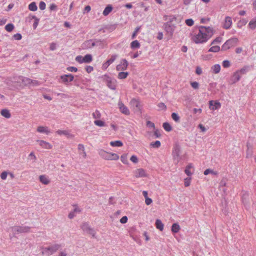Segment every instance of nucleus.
<instances>
[{"label":"nucleus","mask_w":256,"mask_h":256,"mask_svg":"<svg viewBox=\"0 0 256 256\" xmlns=\"http://www.w3.org/2000/svg\"><path fill=\"white\" fill-rule=\"evenodd\" d=\"M213 35V30L210 26H200L197 32L192 34V40L196 44L206 42Z\"/></svg>","instance_id":"1"},{"label":"nucleus","mask_w":256,"mask_h":256,"mask_svg":"<svg viewBox=\"0 0 256 256\" xmlns=\"http://www.w3.org/2000/svg\"><path fill=\"white\" fill-rule=\"evenodd\" d=\"M62 248L61 244H54L48 247L42 248V254L47 256H50L55 253L57 250Z\"/></svg>","instance_id":"2"},{"label":"nucleus","mask_w":256,"mask_h":256,"mask_svg":"<svg viewBox=\"0 0 256 256\" xmlns=\"http://www.w3.org/2000/svg\"><path fill=\"white\" fill-rule=\"evenodd\" d=\"M238 42L237 38H232L227 40L222 46V50L225 51L236 45Z\"/></svg>","instance_id":"3"},{"label":"nucleus","mask_w":256,"mask_h":256,"mask_svg":"<svg viewBox=\"0 0 256 256\" xmlns=\"http://www.w3.org/2000/svg\"><path fill=\"white\" fill-rule=\"evenodd\" d=\"M180 147L179 145H175L172 150V156L174 161L176 162V164H178L181 160L180 154Z\"/></svg>","instance_id":"4"},{"label":"nucleus","mask_w":256,"mask_h":256,"mask_svg":"<svg viewBox=\"0 0 256 256\" xmlns=\"http://www.w3.org/2000/svg\"><path fill=\"white\" fill-rule=\"evenodd\" d=\"M100 154L104 159L108 160H118L119 158V156L116 154L108 153L104 150H101Z\"/></svg>","instance_id":"5"},{"label":"nucleus","mask_w":256,"mask_h":256,"mask_svg":"<svg viewBox=\"0 0 256 256\" xmlns=\"http://www.w3.org/2000/svg\"><path fill=\"white\" fill-rule=\"evenodd\" d=\"M104 80L106 81L107 86L111 90H115L116 88V80L110 77L107 74L104 76Z\"/></svg>","instance_id":"6"},{"label":"nucleus","mask_w":256,"mask_h":256,"mask_svg":"<svg viewBox=\"0 0 256 256\" xmlns=\"http://www.w3.org/2000/svg\"><path fill=\"white\" fill-rule=\"evenodd\" d=\"M130 104L136 111L142 112V106L140 104L139 99L132 98L130 101Z\"/></svg>","instance_id":"7"},{"label":"nucleus","mask_w":256,"mask_h":256,"mask_svg":"<svg viewBox=\"0 0 256 256\" xmlns=\"http://www.w3.org/2000/svg\"><path fill=\"white\" fill-rule=\"evenodd\" d=\"M81 228L85 234H90L93 238H96V231L93 228H91L90 226L82 225Z\"/></svg>","instance_id":"8"},{"label":"nucleus","mask_w":256,"mask_h":256,"mask_svg":"<svg viewBox=\"0 0 256 256\" xmlns=\"http://www.w3.org/2000/svg\"><path fill=\"white\" fill-rule=\"evenodd\" d=\"M164 28L166 32L170 36H172L175 29V26L170 24V22H166L164 24Z\"/></svg>","instance_id":"9"},{"label":"nucleus","mask_w":256,"mask_h":256,"mask_svg":"<svg viewBox=\"0 0 256 256\" xmlns=\"http://www.w3.org/2000/svg\"><path fill=\"white\" fill-rule=\"evenodd\" d=\"M117 57H118L117 54H112L110 59L108 60L106 62L103 63V64H102V69L104 70H106V69H107V68L112 63H113L114 62V60H116Z\"/></svg>","instance_id":"10"},{"label":"nucleus","mask_w":256,"mask_h":256,"mask_svg":"<svg viewBox=\"0 0 256 256\" xmlns=\"http://www.w3.org/2000/svg\"><path fill=\"white\" fill-rule=\"evenodd\" d=\"M128 62L126 59H122L120 64L116 66V70L118 71H123L126 70L128 68Z\"/></svg>","instance_id":"11"},{"label":"nucleus","mask_w":256,"mask_h":256,"mask_svg":"<svg viewBox=\"0 0 256 256\" xmlns=\"http://www.w3.org/2000/svg\"><path fill=\"white\" fill-rule=\"evenodd\" d=\"M14 230H16L18 232H26L30 230V228L25 225H17L12 228Z\"/></svg>","instance_id":"12"},{"label":"nucleus","mask_w":256,"mask_h":256,"mask_svg":"<svg viewBox=\"0 0 256 256\" xmlns=\"http://www.w3.org/2000/svg\"><path fill=\"white\" fill-rule=\"evenodd\" d=\"M209 108L214 110L220 109L221 108V104L218 100H211L209 101Z\"/></svg>","instance_id":"13"},{"label":"nucleus","mask_w":256,"mask_h":256,"mask_svg":"<svg viewBox=\"0 0 256 256\" xmlns=\"http://www.w3.org/2000/svg\"><path fill=\"white\" fill-rule=\"evenodd\" d=\"M232 25V18L228 16H226L223 23L222 28L226 30H228L231 28Z\"/></svg>","instance_id":"14"},{"label":"nucleus","mask_w":256,"mask_h":256,"mask_svg":"<svg viewBox=\"0 0 256 256\" xmlns=\"http://www.w3.org/2000/svg\"><path fill=\"white\" fill-rule=\"evenodd\" d=\"M74 77L72 74H64L60 76L62 82L66 84L68 82H72Z\"/></svg>","instance_id":"15"},{"label":"nucleus","mask_w":256,"mask_h":256,"mask_svg":"<svg viewBox=\"0 0 256 256\" xmlns=\"http://www.w3.org/2000/svg\"><path fill=\"white\" fill-rule=\"evenodd\" d=\"M240 76L236 71L233 73L230 78V82L232 84H236L240 79Z\"/></svg>","instance_id":"16"},{"label":"nucleus","mask_w":256,"mask_h":256,"mask_svg":"<svg viewBox=\"0 0 256 256\" xmlns=\"http://www.w3.org/2000/svg\"><path fill=\"white\" fill-rule=\"evenodd\" d=\"M118 106L121 112L126 115L130 114V112L129 110L126 106H124V104L122 102H119L118 104Z\"/></svg>","instance_id":"17"},{"label":"nucleus","mask_w":256,"mask_h":256,"mask_svg":"<svg viewBox=\"0 0 256 256\" xmlns=\"http://www.w3.org/2000/svg\"><path fill=\"white\" fill-rule=\"evenodd\" d=\"M37 142L39 143L40 146L44 148L50 150L52 148V145L48 142L43 140H37Z\"/></svg>","instance_id":"18"},{"label":"nucleus","mask_w":256,"mask_h":256,"mask_svg":"<svg viewBox=\"0 0 256 256\" xmlns=\"http://www.w3.org/2000/svg\"><path fill=\"white\" fill-rule=\"evenodd\" d=\"M194 166L192 164H188L186 167L184 172L189 177H190L193 174Z\"/></svg>","instance_id":"19"},{"label":"nucleus","mask_w":256,"mask_h":256,"mask_svg":"<svg viewBox=\"0 0 256 256\" xmlns=\"http://www.w3.org/2000/svg\"><path fill=\"white\" fill-rule=\"evenodd\" d=\"M74 207L73 210H72L68 214V217L70 219L73 218L77 214L80 213L81 211L77 206H74Z\"/></svg>","instance_id":"20"},{"label":"nucleus","mask_w":256,"mask_h":256,"mask_svg":"<svg viewBox=\"0 0 256 256\" xmlns=\"http://www.w3.org/2000/svg\"><path fill=\"white\" fill-rule=\"evenodd\" d=\"M94 46L95 44L94 43V40H87L82 44V46L84 48H92Z\"/></svg>","instance_id":"21"},{"label":"nucleus","mask_w":256,"mask_h":256,"mask_svg":"<svg viewBox=\"0 0 256 256\" xmlns=\"http://www.w3.org/2000/svg\"><path fill=\"white\" fill-rule=\"evenodd\" d=\"M37 132L40 133L48 134L50 133V130L47 126H39L37 128Z\"/></svg>","instance_id":"22"},{"label":"nucleus","mask_w":256,"mask_h":256,"mask_svg":"<svg viewBox=\"0 0 256 256\" xmlns=\"http://www.w3.org/2000/svg\"><path fill=\"white\" fill-rule=\"evenodd\" d=\"M135 176L136 178H142L146 176V171L143 168L137 169L135 172Z\"/></svg>","instance_id":"23"},{"label":"nucleus","mask_w":256,"mask_h":256,"mask_svg":"<svg viewBox=\"0 0 256 256\" xmlns=\"http://www.w3.org/2000/svg\"><path fill=\"white\" fill-rule=\"evenodd\" d=\"M39 180L41 183L46 185L49 184L50 182V180L48 177L45 174L40 175L39 176Z\"/></svg>","instance_id":"24"},{"label":"nucleus","mask_w":256,"mask_h":256,"mask_svg":"<svg viewBox=\"0 0 256 256\" xmlns=\"http://www.w3.org/2000/svg\"><path fill=\"white\" fill-rule=\"evenodd\" d=\"M250 70V66H245L240 70H236L239 74L240 76L242 75L246 74Z\"/></svg>","instance_id":"25"},{"label":"nucleus","mask_w":256,"mask_h":256,"mask_svg":"<svg viewBox=\"0 0 256 256\" xmlns=\"http://www.w3.org/2000/svg\"><path fill=\"white\" fill-rule=\"evenodd\" d=\"M56 133L58 135H64L68 138H70L72 136V135L70 134V131L68 130H58L56 131Z\"/></svg>","instance_id":"26"},{"label":"nucleus","mask_w":256,"mask_h":256,"mask_svg":"<svg viewBox=\"0 0 256 256\" xmlns=\"http://www.w3.org/2000/svg\"><path fill=\"white\" fill-rule=\"evenodd\" d=\"M22 81L28 84H32L34 86H38L40 84V82L36 80H32L28 78H24Z\"/></svg>","instance_id":"27"},{"label":"nucleus","mask_w":256,"mask_h":256,"mask_svg":"<svg viewBox=\"0 0 256 256\" xmlns=\"http://www.w3.org/2000/svg\"><path fill=\"white\" fill-rule=\"evenodd\" d=\"M220 66L219 64H215L211 67V70L212 73L217 74L220 71Z\"/></svg>","instance_id":"28"},{"label":"nucleus","mask_w":256,"mask_h":256,"mask_svg":"<svg viewBox=\"0 0 256 256\" xmlns=\"http://www.w3.org/2000/svg\"><path fill=\"white\" fill-rule=\"evenodd\" d=\"M112 10V7L111 5L106 6L103 11L102 14L104 16H108Z\"/></svg>","instance_id":"29"},{"label":"nucleus","mask_w":256,"mask_h":256,"mask_svg":"<svg viewBox=\"0 0 256 256\" xmlns=\"http://www.w3.org/2000/svg\"><path fill=\"white\" fill-rule=\"evenodd\" d=\"M140 43L138 40H134L130 43V48L132 49L138 48H140Z\"/></svg>","instance_id":"30"},{"label":"nucleus","mask_w":256,"mask_h":256,"mask_svg":"<svg viewBox=\"0 0 256 256\" xmlns=\"http://www.w3.org/2000/svg\"><path fill=\"white\" fill-rule=\"evenodd\" d=\"M248 26L252 30H254L256 28V17L250 20Z\"/></svg>","instance_id":"31"},{"label":"nucleus","mask_w":256,"mask_h":256,"mask_svg":"<svg viewBox=\"0 0 256 256\" xmlns=\"http://www.w3.org/2000/svg\"><path fill=\"white\" fill-rule=\"evenodd\" d=\"M110 145L114 147H120L123 145V144L120 140H116L111 142Z\"/></svg>","instance_id":"32"},{"label":"nucleus","mask_w":256,"mask_h":256,"mask_svg":"<svg viewBox=\"0 0 256 256\" xmlns=\"http://www.w3.org/2000/svg\"><path fill=\"white\" fill-rule=\"evenodd\" d=\"M0 114L3 116H4L7 118H10V116H11L9 110H8L6 109L2 110H1Z\"/></svg>","instance_id":"33"},{"label":"nucleus","mask_w":256,"mask_h":256,"mask_svg":"<svg viewBox=\"0 0 256 256\" xmlns=\"http://www.w3.org/2000/svg\"><path fill=\"white\" fill-rule=\"evenodd\" d=\"M128 72H124L120 71V72L118 74V78L120 80L124 79L128 76Z\"/></svg>","instance_id":"34"},{"label":"nucleus","mask_w":256,"mask_h":256,"mask_svg":"<svg viewBox=\"0 0 256 256\" xmlns=\"http://www.w3.org/2000/svg\"><path fill=\"white\" fill-rule=\"evenodd\" d=\"M28 9L32 12H35L38 10V7L35 2H32L28 5Z\"/></svg>","instance_id":"35"},{"label":"nucleus","mask_w":256,"mask_h":256,"mask_svg":"<svg viewBox=\"0 0 256 256\" xmlns=\"http://www.w3.org/2000/svg\"><path fill=\"white\" fill-rule=\"evenodd\" d=\"M92 60V58L91 54H87L84 56V63H90Z\"/></svg>","instance_id":"36"},{"label":"nucleus","mask_w":256,"mask_h":256,"mask_svg":"<svg viewBox=\"0 0 256 256\" xmlns=\"http://www.w3.org/2000/svg\"><path fill=\"white\" fill-rule=\"evenodd\" d=\"M220 47L218 46H212L208 50V52H217L220 50Z\"/></svg>","instance_id":"37"},{"label":"nucleus","mask_w":256,"mask_h":256,"mask_svg":"<svg viewBox=\"0 0 256 256\" xmlns=\"http://www.w3.org/2000/svg\"><path fill=\"white\" fill-rule=\"evenodd\" d=\"M163 128L167 132H170L172 130V126L170 125V124L168 122H164L163 124Z\"/></svg>","instance_id":"38"},{"label":"nucleus","mask_w":256,"mask_h":256,"mask_svg":"<svg viewBox=\"0 0 256 256\" xmlns=\"http://www.w3.org/2000/svg\"><path fill=\"white\" fill-rule=\"evenodd\" d=\"M160 146L161 143L159 140H156L154 142H151L150 144V146L154 148H158Z\"/></svg>","instance_id":"39"},{"label":"nucleus","mask_w":256,"mask_h":256,"mask_svg":"<svg viewBox=\"0 0 256 256\" xmlns=\"http://www.w3.org/2000/svg\"><path fill=\"white\" fill-rule=\"evenodd\" d=\"M103 42L104 40L95 39L94 40V43L95 44V46H99L101 48L103 47Z\"/></svg>","instance_id":"40"},{"label":"nucleus","mask_w":256,"mask_h":256,"mask_svg":"<svg viewBox=\"0 0 256 256\" xmlns=\"http://www.w3.org/2000/svg\"><path fill=\"white\" fill-rule=\"evenodd\" d=\"M247 157L250 156L252 155V146L248 143H247Z\"/></svg>","instance_id":"41"},{"label":"nucleus","mask_w":256,"mask_h":256,"mask_svg":"<svg viewBox=\"0 0 256 256\" xmlns=\"http://www.w3.org/2000/svg\"><path fill=\"white\" fill-rule=\"evenodd\" d=\"M172 118L176 122H179L180 120V117L178 114L176 112H172Z\"/></svg>","instance_id":"42"},{"label":"nucleus","mask_w":256,"mask_h":256,"mask_svg":"<svg viewBox=\"0 0 256 256\" xmlns=\"http://www.w3.org/2000/svg\"><path fill=\"white\" fill-rule=\"evenodd\" d=\"M210 174H212L214 175H216L217 174V172L213 171L210 168L206 169L204 172V175H208Z\"/></svg>","instance_id":"43"},{"label":"nucleus","mask_w":256,"mask_h":256,"mask_svg":"<svg viewBox=\"0 0 256 256\" xmlns=\"http://www.w3.org/2000/svg\"><path fill=\"white\" fill-rule=\"evenodd\" d=\"M14 28V26L12 24H8L5 26V29L8 32H12Z\"/></svg>","instance_id":"44"},{"label":"nucleus","mask_w":256,"mask_h":256,"mask_svg":"<svg viewBox=\"0 0 256 256\" xmlns=\"http://www.w3.org/2000/svg\"><path fill=\"white\" fill-rule=\"evenodd\" d=\"M94 124L98 126H105V123L104 122L100 120H96L94 121Z\"/></svg>","instance_id":"45"},{"label":"nucleus","mask_w":256,"mask_h":256,"mask_svg":"<svg viewBox=\"0 0 256 256\" xmlns=\"http://www.w3.org/2000/svg\"><path fill=\"white\" fill-rule=\"evenodd\" d=\"M75 60L77 62H79L80 64L84 63V56H78L76 58Z\"/></svg>","instance_id":"46"},{"label":"nucleus","mask_w":256,"mask_h":256,"mask_svg":"<svg viewBox=\"0 0 256 256\" xmlns=\"http://www.w3.org/2000/svg\"><path fill=\"white\" fill-rule=\"evenodd\" d=\"M120 160L124 164H128V160L127 158V156L126 154H122L120 157Z\"/></svg>","instance_id":"47"},{"label":"nucleus","mask_w":256,"mask_h":256,"mask_svg":"<svg viewBox=\"0 0 256 256\" xmlns=\"http://www.w3.org/2000/svg\"><path fill=\"white\" fill-rule=\"evenodd\" d=\"M180 229V225H172V231L173 232L176 233L178 232Z\"/></svg>","instance_id":"48"},{"label":"nucleus","mask_w":256,"mask_h":256,"mask_svg":"<svg viewBox=\"0 0 256 256\" xmlns=\"http://www.w3.org/2000/svg\"><path fill=\"white\" fill-rule=\"evenodd\" d=\"M222 66L224 68H229L230 66V62L228 60H224L222 62Z\"/></svg>","instance_id":"49"},{"label":"nucleus","mask_w":256,"mask_h":256,"mask_svg":"<svg viewBox=\"0 0 256 256\" xmlns=\"http://www.w3.org/2000/svg\"><path fill=\"white\" fill-rule=\"evenodd\" d=\"M92 116L94 118H100L101 116V114L98 110H96L92 113Z\"/></svg>","instance_id":"50"},{"label":"nucleus","mask_w":256,"mask_h":256,"mask_svg":"<svg viewBox=\"0 0 256 256\" xmlns=\"http://www.w3.org/2000/svg\"><path fill=\"white\" fill-rule=\"evenodd\" d=\"M191 180H192L191 177H188V178H184V184L185 186L187 187L190 185V182H191Z\"/></svg>","instance_id":"51"},{"label":"nucleus","mask_w":256,"mask_h":256,"mask_svg":"<svg viewBox=\"0 0 256 256\" xmlns=\"http://www.w3.org/2000/svg\"><path fill=\"white\" fill-rule=\"evenodd\" d=\"M222 38L218 36L212 41V42H211V44L212 45L215 44H219L222 42Z\"/></svg>","instance_id":"52"},{"label":"nucleus","mask_w":256,"mask_h":256,"mask_svg":"<svg viewBox=\"0 0 256 256\" xmlns=\"http://www.w3.org/2000/svg\"><path fill=\"white\" fill-rule=\"evenodd\" d=\"M185 22L188 26H192L194 24V21L192 18L186 19Z\"/></svg>","instance_id":"53"},{"label":"nucleus","mask_w":256,"mask_h":256,"mask_svg":"<svg viewBox=\"0 0 256 256\" xmlns=\"http://www.w3.org/2000/svg\"><path fill=\"white\" fill-rule=\"evenodd\" d=\"M146 126L150 128H152L154 130L155 129L154 123L150 120L146 122Z\"/></svg>","instance_id":"54"},{"label":"nucleus","mask_w":256,"mask_h":256,"mask_svg":"<svg viewBox=\"0 0 256 256\" xmlns=\"http://www.w3.org/2000/svg\"><path fill=\"white\" fill-rule=\"evenodd\" d=\"M13 37L14 40H20L22 38V34L20 33H16V34H14V35Z\"/></svg>","instance_id":"55"},{"label":"nucleus","mask_w":256,"mask_h":256,"mask_svg":"<svg viewBox=\"0 0 256 256\" xmlns=\"http://www.w3.org/2000/svg\"><path fill=\"white\" fill-rule=\"evenodd\" d=\"M190 85L194 89H198L199 87V84L197 82H192Z\"/></svg>","instance_id":"56"},{"label":"nucleus","mask_w":256,"mask_h":256,"mask_svg":"<svg viewBox=\"0 0 256 256\" xmlns=\"http://www.w3.org/2000/svg\"><path fill=\"white\" fill-rule=\"evenodd\" d=\"M46 3L43 1H41L39 4L40 9L41 10H44L46 8Z\"/></svg>","instance_id":"57"},{"label":"nucleus","mask_w":256,"mask_h":256,"mask_svg":"<svg viewBox=\"0 0 256 256\" xmlns=\"http://www.w3.org/2000/svg\"><path fill=\"white\" fill-rule=\"evenodd\" d=\"M66 69L68 70L71 72H76L78 71V68L74 66H69Z\"/></svg>","instance_id":"58"},{"label":"nucleus","mask_w":256,"mask_h":256,"mask_svg":"<svg viewBox=\"0 0 256 256\" xmlns=\"http://www.w3.org/2000/svg\"><path fill=\"white\" fill-rule=\"evenodd\" d=\"M7 176H8V172L5 171L3 172L0 174V178L3 180H6V178H7Z\"/></svg>","instance_id":"59"},{"label":"nucleus","mask_w":256,"mask_h":256,"mask_svg":"<svg viewBox=\"0 0 256 256\" xmlns=\"http://www.w3.org/2000/svg\"><path fill=\"white\" fill-rule=\"evenodd\" d=\"M130 160L132 162H133L134 163H137L138 162V158L135 155H132L130 158Z\"/></svg>","instance_id":"60"},{"label":"nucleus","mask_w":256,"mask_h":256,"mask_svg":"<svg viewBox=\"0 0 256 256\" xmlns=\"http://www.w3.org/2000/svg\"><path fill=\"white\" fill-rule=\"evenodd\" d=\"M158 106L159 108H160L162 110H166V106L165 104L163 102H160L158 104Z\"/></svg>","instance_id":"61"},{"label":"nucleus","mask_w":256,"mask_h":256,"mask_svg":"<svg viewBox=\"0 0 256 256\" xmlns=\"http://www.w3.org/2000/svg\"><path fill=\"white\" fill-rule=\"evenodd\" d=\"M86 70L88 73L91 72L94 70V68L92 66H88L86 68Z\"/></svg>","instance_id":"62"},{"label":"nucleus","mask_w":256,"mask_h":256,"mask_svg":"<svg viewBox=\"0 0 256 256\" xmlns=\"http://www.w3.org/2000/svg\"><path fill=\"white\" fill-rule=\"evenodd\" d=\"M120 222L122 223V224H125L128 221V218L126 216H122L120 220Z\"/></svg>","instance_id":"63"},{"label":"nucleus","mask_w":256,"mask_h":256,"mask_svg":"<svg viewBox=\"0 0 256 256\" xmlns=\"http://www.w3.org/2000/svg\"><path fill=\"white\" fill-rule=\"evenodd\" d=\"M202 70L201 68L200 67V66H197L196 68V73L198 74V75H200L202 74Z\"/></svg>","instance_id":"64"}]
</instances>
